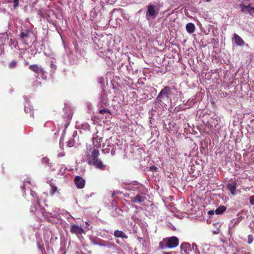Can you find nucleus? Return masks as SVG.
Segmentation results:
<instances>
[{
    "label": "nucleus",
    "instance_id": "cd10ccee",
    "mask_svg": "<svg viewBox=\"0 0 254 254\" xmlns=\"http://www.w3.org/2000/svg\"><path fill=\"white\" fill-rule=\"evenodd\" d=\"M73 145V143L71 141H68V142H67V146L68 147H72Z\"/></svg>",
    "mask_w": 254,
    "mask_h": 254
},
{
    "label": "nucleus",
    "instance_id": "a211bd4d",
    "mask_svg": "<svg viewBox=\"0 0 254 254\" xmlns=\"http://www.w3.org/2000/svg\"><path fill=\"white\" fill-rule=\"evenodd\" d=\"M190 248V245L188 243L182 244L181 246V252L183 254V252L186 254H188L187 249Z\"/></svg>",
    "mask_w": 254,
    "mask_h": 254
},
{
    "label": "nucleus",
    "instance_id": "473e14b6",
    "mask_svg": "<svg viewBox=\"0 0 254 254\" xmlns=\"http://www.w3.org/2000/svg\"><path fill=\"white\" fill-rule=\"evenodd\" d=\"M86 225H89V224H88V223L87 222H86Z\"/></svg>",
    "mask_w": 254,
    "mask_h": 254
},
{
    "label": "nucleus",
    "instance_id": "4468645a",
    "mask_svg": "<svg viewBox=\"0 0 254 254\" xmlns=\"http://www.w3.org/2000/svg\"><path fill=\"white\" fill-rule=\"evenodd\" d=\"M234 38L235 41L236 43L240 46H243L244 45V41L242 39V38L239 36L237 34H234Z\"/></svg>",
    "mask_w": 254,
    "mask_h": 254
},
{
    "label": "nucleus",
    "instance_id": "dca6fc26",
    "mask_svg": "<svg viewBox=\"0 0 254 254\" xmlns=\"http://www.w3.org/2000/svg\"><path fill=\"white\" fill-rule=\"evenodd\" d=\"M187 31L191 34L194 32L195 30V26L193 23H189L186 25V27Z\"/></svg>",
    "mask_w": 254,
    "mask_h": 254
},
{
    "label": "nucleus",
    "instance_id": "1a4fd4ad",
    "mask_svg": "<svg viewBox=\"0 0 254 254\" xmlns=\"http://www.w3.org/2000/svg\"><path fill=\"white\" fill-rule=\"evenodd\" d=\"M240 6L241 8V11L245 13H248L250 14L253 15L254 14V7L251 6V4L246 6L243 4H241Z\"/></svg>",
    "mask_w": 254,
    "mask_h": 254
},
{
    "label": "nucleus",
    "instance_id": "f257e3e1",
    "mask_svg": "<svg viewBox=\"0 0 254 254\" xmlns=\"http://www.w3.org/2000/svg\"><path fill=\"white\" fill-rule=\"evenodd\" d=\"M99 155L100 153L98 149H93L91 156L88 158V163L90 165L94 166L97 169L104 170L106 168V165L99 159Z\"/></svg>",
    "mask_w": 254,
    "mask_h": 254
},
{
    "label": "nucleus",
    "instance_id": "aec40b11",
    "mask_svg": "<svg viewBox=\"0 0 254 254\" xmlns=\"http://www.w3.org/2000/svg\"><path fill=\"white\" fill-rule=\"evenodd\" d=\"M17 64V63L15 61H12L8 64V67L9 68H15Z\"/></svg>",
    "mask_w": 254,
    "mask_h": 254
},
{
    "label": "nucleus",
    "instance_id": "6e6552de",
    "mask_svg": "<svg viewBox=\"0 0 254 254\" xmlns=\"http://www.w3.org/2000/svg\"><path fill=\"white\" fill-rule=\"evenodd\" d=\"M29 68L38 75L40 73H41L42 74H44V69L37 64L30 65L29 66Z\"/></svg>",
    "mask_w": 254,
    "mask_h": 254
},
{
    "label": "nucleus",
    "instance_id": "f8f14e48",
    "mask_svg": "<svg viewBox=\"0 0 254 254\" xmlns=\"http://www.w3.org/2000/svg\"><path fill=\"white\" fill-rule=\"evenodd\" d=\"M38 208H40L42 213L44 212V208L41 207L40 204V200L37 198L36 204L31 207L30 211L31 212H35L38 210Z\"/></svg>",
    "mask_w": 254,
    "mask_h": 254
},
{
    "label": "nucleus",
    "instance_id": "ddd939ff",
    "mask_svg": "<svg viewBox=\"0 0 254 254\" xmlns=\"http://www.w3.org/2000/svg\"><path fill=\"white\" fill-rule=\"evenodd\" d=\"M131 201L133 202L140 203L144 202L146 198L145 196L143 195L137 194L135 197L131 198Z\"/></svg>",
    "mask_w": 254,
    "mask_h": 254
},
{
    "label": "nucleus",
    "instance_id": "423d86ee",
    "mask_svg": "<svg viewBox=\"0 0 254 254\" xmlns=\"http://www.w3.org/2000/svg\"><path fill=\"white\" fill-rule=\"evenodd\" d=\"M74 182L76 187L78 189H82L85 186V180L79 176H77L74 178Z\"/></svg>",
    "mask_w": 254,
    "mask_h": 254
},
{
    "label": "nucleus",
    "instance_id": "0eeeda50",
    "mask_svg": "<svg viewBox=\"0 0 254 254\" xmlns=\"http://www.w3.org/2000/svg\"><path fill=\"white\" fill-rule=\"evenodd\" d=\"M157 14V12L156 11L155 6L152 4H149L147 6V10L146 13V17H147L149 16L154 18L155 17Z\"/></svg>",
    "mask_w": 254,
    "mask_h": 254
},
{
    "label": "nucleus",
    "instance_id": "b1692460",
    "mask_svg": "<svg viewBox=\"0 0 254 254\" xmlns=\"http://www.w3.org/2000/svg\"><path fill=\"white\" fill-rule=\"evenodd\" d=\"M24 110L25 112L27 113H30L31 112V110L28 106H25Z\"/></svg>",
    "mask_w": 254,
    "mask_h": 254
},
{
    "label": "nucleus",
    "instance_id": "7ed1b4c3",
    "mask_svg": "<svg viewBox=\"0 0 254 254\" xmlns=\"http://www.w3.org/2000/svg\"><path fill=\"white\" fill-rule=\"evenodd\" d=\"M171 94V87L170 86H165L160 92L157 100L158 102H162L163 100H168L170 95Z\"/></svg>",
    "mask_w": 254,
    "mask_h": 254
},
{
    "label": "nucleus",
    "instance_id": "f3484780",
    "mask_svg": "<svg viewBox=\"0 0 254 254\" xmlns=\"http://www.w3.org/2000/svg\"><path fill=\"white\" fill-rule=\"evenodd\" d=\"M49 185L51 187L50 193L51 195L53 196L57 191L59 192L58 190V188L52 183H50Z\"/></svg>",
    "mask_w": 254,
    "mask_h": 254
},
{
    "label": "nucleus",
    "instance_id": "20e7f679",
    "mask_svg": "<svg viewBox=\"0 0 254 254\" xmlns=\"http://www.w3.org/2000/svg\"><path fill=\"white\" fill-rule=\"evenodd\" d=\"M32 33L31 29H27L22 30L20 33L18 35V39L22 42L27 44L26 42V40H28L30 37L31 33Z\"/></svg>",
    "mask_w": 254,
    "mask_h": 254
},
{
    "label": "nucleus",
    "instance_id": "9d476101",
    "mask_svg": "<svg viewBox=\"0 0 254 254\" xmlns=\"http://www.w3.org/2000/svg\"><path fill=\"white\" fill-rule=\"evenodd\" d=\"M116 146L114 144L107 145L106 148L102 149V152L104 153H109L111 152L112 155H114L116 153Z\"/></svg>",
    "mask_w": 254,
    "mask_h": 254
},
{
    "label": "nucleus",
    "instance_id": "39448f33",
    "mask_svg": "<svg viewBox=\"0 0 254 254\" xmlns=\"http://www.w3.org/2000/svg\"><path fill=\"white\" fill-rule=\"evenodd\" d=\"M70 231L71 234H75L80 238L82 234L85 233L83 229L76 224H72L70 228Z\"/></svg>",
    "mask_w": 254,
    "mask_h": 254
},
{
    "label": "nucleus",
    "instance_id": "5701e85b",
    "mask_svg": "<svg viewBox=\"0 0 254 254\" xmlns=\"http://www.w3.org/2000/svg\"><path fill=\"white\" fill-rule=\"evenodd\" d=\"M94 147L96 148V149H98V148L101 147V142L95 141Z\"/></svg>",
    "mask_w": 254,
    "mask_h": 254
},
{
    "label": "nucleus",
    "instance_id": "2eb2a0df",
    "mask_svg": "<svg viewBox=\"0 0 254 254\" xmlns=\"http://www.w3.org/2000/svg\"><path fill=\"white\" fill-rule=\"evenodd\" d=\"M114 235L117 238L127 239V236L125 234L123 231L119 230H116L114 232Z\"/></svg>",
    "mask_w": 254,
    "mask_h": 254
},
{
    "label": "nucleus",
    "instance_id": "4be33fe9",
    "mask_svg": "<svg viewBox=\"0 0 254 254\" xmlns=\"http://www.w3.org/2000/svg\"><path fill=\"white\" fill-rule=\"evenodd\" d=\"M99 113L101 115H104L106 113H110V111L108 109H104L100 110Z\"/></svg>",
    "mask_w": 254,
    "mask_h": 254
},
{
    "label": "nucleus",
    "instance_id": "412c9836",
    "mask_svg": "<svg viewBox=\"0 0 254 254\" xmlns=\"http://www.w3.org/2000/svg\"><path fill=\"white\" fill-rule=\"evenodd\" d=\"M103 139V138L102 137H99L98 136H96V137L93 138V141L94 143H95V141L96 142H101L102 140Z\"/></svg>",
    "mask_w": 254,
    "mask_h": 254
},
{
    "label": "nucleus",
    "instance_id": "7c9ffc66",
    "mask_svg": "<svg viewBox=\"0 0 254 254\" xmlns=\"http://www.w3.org/2000/svg\"><path fill=\"white\" fill-rule=\"evenodd\" d=\"M208 213L209 214V215H212V214H214V211L213 210H210L208 212Z\"/></svg>",
    "mask_w": 254,
    "mask_h": 254
},
{
    "label": "nucleus",
    "instance_id": "6ab92c4d",
    "mask_svg": "<svg viewBox=\"0 0 254 254\" xmlns=\"http://www.w3.org/2000/svg\"><path fill=\"white\" fill-rule=\"evenodd\" d=\"M226 209V207L224 205H221L218 208H217L215 212L216 214H222Z\"/></svg>",
    "mask_w": 254,
    "mask_h": 254
},
{
    "label": "nucleus",
    "instance_id": "a878e982",
    "mask_svg": "<svg viewBox=\"0 0 254 254\" xmlns=\"http://www.w3.org/2000/svg\"><path fill=\"white\" fill-rule=\"evenodd\" d=\"M250 202L252 205H254V195L250 197Z\"/></svg>",
    "mask_w": 254,
    "mask_h": 254
},
{
    "label": "nucleus",
    "instance_id": "393cba45",
    "mask_svg": "<svg viewBox=\"0 0 254 254\" xmlns=\"http://www.w3.org/2000/svg\"><path fill=\"white\" fill-rule=\"evenodd\" d=\"M14 4H13V7L14 8H16L19 4V0H13Z\"/></svg>",
    "mask_w": 254,
    "mask_h": 254
},
{
    "label": "nucleus",
    "instance_id": "c85d7f7f",
    "mask_svg": "<svg viewBox=\"0 0 254 254\" xmlns=\"http://www.w3.org/2000/svg\"><path fill=\"white\" fill-rule=\"evenodd\" d=\"M65 156V154L64 152H60L58 154V156L59 157H62Z\"/></svg>",
    "mask_w": 254,
    "mask_h": 254
},
{
    "label": "nucleus",
    "instance_id": "c756f323",
    "mask_svg": "<svg viewBox=\"0 0 254 254\" xmlns=\"http://www.w3.org/2000/svg\"><path fill=\"white\" fill-rule=\"evenodd\" d=\"M50 66L52 68H53L54 69H56L57 68V65L53 63H52L51 64Z\"/></svg>",
    "mask_w": 254,
    "mask_h": 254
},
{
    "label": "nucleus",
    "instance_id": "72a5a7b5",
    "mask_svg": "<svg viewBox=\"0 0 254 254\" xmlns=\"http://www.w3.org/2000/svg\"><path fill=\"white\" fill-rule=\"evenodd\" d=\"M206 0V1H207V2H209V1H210L211 0Z\"/></svg>",
    "mask_w": 254,
    "mask_h": 254
},
{
    "label": "nucleus",
    "instance_id": "bb28decb",
    "mask_svg": "<svg viewBox=\"0 0 254 254\" xmlns=\"http://www.w3.org/2000/svg\"><path fill=\"white\" fill-rule=\"evenodd\" d=\"M42 162L45 163H48L49 162V159L47 157H44L42 159Z\"/></svg>",
    "mask_w": 254,
    "mask_h": 254
},
{
    "label": "nucleus",
    "instance_id": "f03ea898",
    "mask_svg": "<svg viewBox=\"0 0 254 254\" xmlns=\"http://www.w3.org/2000/svg\"><path fill=\"white\" fill-rule=\"evenodd\" d=\"M179 245V239L177 237L173 236L164 238L159 243L158 250H163L166 248L173 249Z\"/></svg>",
    "mask_w": 254,
    "mask_h": 254
},
{
    "label": "nucleus",
    "instance_id": "2f4dec72",
    "mask_svg": "<svg viewBox=\"0 0 254 254\" xmlns=\"http://www.w3.org/2000/svg\"><path fill=\"white\" fill-rule=\"evenodd\" d=\"M35 193V192H34V191H31V194L32 195H33L34 193Z\"/></svg>",
    "mask_w": 254,
    "mask_h": 254
},
{
    "label": "nucleus",
    "instance_id": "9b49d317",
    "mask_svg": "<svg viewBox=\"0 0 254 254\" xmlns=\"http://www.w3.org/2000/svg\"><path fill=\"white\" fill-rule=\"evenodd\" d=\"M237 183L235 181L229 183L227 185V188L228 190L230 191L231 193L234 195L236 194Z\"/></svg>",
    "mask_w": 254,
    "mask_h": 254
}]
</instances>
